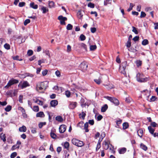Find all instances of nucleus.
<instances>
[{"mask_svg":"<svg viewBox=\"0 0 158 158\" xmlns=\"http://www.w3.org/2000/svg\"><path fill=\"white\" fill-rule=\"evenodd\" d=\"M86 115L85 113L84 112H82L81 114H79V118L82 119H85V116Z\"/></svg>","mask_w":158,"mask_h":158,"instance_id":"23","label":"nucleus"},{"mask_svg":"<svg viewBox=\"0 0 158 158\" xmlns=\"http://www.w3.org/2000/svg\"><path fill=\"white\" fill-rule=\"evenodd\" d=\"M58 104V102L57 100H53L50 102V105L52 107H55Z\"/></svg>","mask_w":158,"mask_h":158,"instance_id":"11","label":"nucleus"},{"mask_svg":"<svg viewBox=\"0 0 158 158\" xmlns=\"http://www.w3.org/2000/svg\"><path fill=\"white\" fill-rule=\"evenodd\" d=\"M80 38L81 40L83 41L85 40L86 37L84 35L81 34L80 35Z\"/></svg>","mask_w":158,"mask_h":158,"instance_id":"53","label":"nucleus"},{"mask_svg":"<svg viewBox=\"0 0 158 158\" xmlns=\"http://www.w3.org/2000/svg\"><path fill=\"white\" fill-rule=\"evenodd\" d=\"M56 119L57 121L61 122L63 121V119L62 117L60 116H58L56 117Z\"/></svg>","mask_w":158,"mask_h":158,"instance_id":"25","label":"nucleus"},{"mask_svg":"<svg viewBox=\"0 0 158 158\" xmlns=\"http://www.w3.org/2000/svg\"><path fill=\"white\" fill-rule=\"evenodd\" d=\"M105 98L113 103L116 105H118L119 104V102L118 100L114 97L106 96L105 97Z\"/></svg>","mask_w":158,"mask_h":158,"instance_id":"7","label":"nucleus"},{"mask_svg":"<svg viewBox=\"0 0 158 158\" xmlns=\"http://www.w3.org/2000/svg\"><path fill=\"white\" fill-rule=\"evenodd\" d=\"M12 107L10 105L7 106L5 108V110L6 112L10 111Z\"/></svg>","mask_w":158,"mask_h":158,"instance_id":"34","label":"nucleus"},{"mask_svg":"<svg viewBox=\"0 0 158 158\" xmlns=\"http://www.w3.org/2000/svg\"><path fill=\"white\" fill-rule=\"evenodd\" d=\"M30 22V20L29 19H26L24 23V24L25 26L27 24L29 23Z\"/></svg>","mask_w":158,"mask_h":158,"instance_id":"58","label":"nucleus"},{"mask_svg":"<svg viewBox=\"0 0 158 158\" xmlns=\"http://www.w3.org/2000/svg\"><path fill=\"white\" fill-rule=\"evenodd\" d=\"M101 76H100L98 78L94 80V81L98 84H100L101 82Z\"/></svg>","mask_w":158,"mask_h":158,"instance_id":"20","label":"nucleus"},{"mask_svg":"<svg viewBox=\"0 0 158 158\" xmlns=\"http://www.w3.org/2000/svg\"><path fill=\"white\" fill-rule=\"evenodd\" d=\"M19 146H17L16 144L13 145L11 148V150L12 151L14 150L16 148L19 149Z\"/></svg>","mask_w":158,"mask_h":158,"instance_id":"43","label":"nucleus"},{"mask_svg":"<svg viewBox=\"0 0 158 158\" xmlns=\"http://www.w3.org/2000/svg\"><path fill=\"white\" fill-rule=\"evenodd\" d=\"M59 129L60 133H62L65 131L66 129V127L65 125H61L60 126Z\"/></svg>","mask_w":158,"mask_h":158,"instance_id":"10","label":"nucleus"},{"mask_svg":"<svg viewBox=\"0 0 158 158\" xmlns=\"http://www.w3.org/2000/svg\"><path fill=\"white\" fill-rule=\"evenodd\" d=\"M30 6V7L35 9H37L38 7V5L36 4H35V3L33 2L31 3Z\"/></svg>","mask_w":158,"mask_h":158,"instance_id":"18","label":"nucleus"},{"mask_svg":"<svg viewBox=\"0 0 158 158\" xmlns=\"http://www.w3.org/2000/svg\"><path fill=\"white\" fill-rule=\"evenodd\" d=\"M0 138L4 142H5L6 141V140L5 135L3 133H1L0 134Z\"/></svg>","mask_w":158,"mask_h":158,"instance_id":"19","label":"nucleus"},{"mask_svg":"<svg viewBox=\"0 0 158 158\" xmlns=\"http://www.w3.org/2000/svg\"><path fill=\"white\" fill-rule=\"evenodd\" d=\"M29 86L30 84L27 81H24L23 82L21 81L18 85V87L21 89H23Z\"/></svg>","mask_w":158,"mask_h":158,"instance_id":"8","label":"nucleus"},{"mask_svg":"<svg viewBox=\"0 0 158 158\" xmlns=\"http://www.w3.org/2000/svg\"><path fill=\"white\" fill-rule=\"evenodd\" d=\"M44 114L43 112L40 111L36 114V116L39 117H44Z\"/></svg>","mask_w":158,"mask_h":158,"instance_id":"16","label":"nucleus"},{"mask_svg":"<svg viewBox=\"0 0 158 158\" xmlns=\"http://www.w3.org/2000/svg\"><path fill=\"white\" fill-rule=\"evenodd\" d=\"M156 98L155 96H152L150 100H149L148 101H149L150 102H154L156 100Z\"/></svg>","mask_w":158,"mask_h":158,"instance_id":"56","label":"nucleus"},{"mask_svg":"<svg viewBox=\"0 0 158 158\" xmlns=\"http://www.w3.org/2000/svg\"><path fill=\"white\" fill-rule=\"evenodd\" d=\"M33 110L35 112H37L39 110V108L38 106H34L33 107Z\"/></svg>","mask_w":158,"mask_h":158,"instance_id":"42","label":"nucleus"},{"mask_svg":"<svg viewBox=\"0 0 158 158\" xmlns=\"http://www.w3.org/2000/svg\"><path fill=\"white\" fill-rule=\"evenodd\" d=\"M62 145L63 146L64 148L68 149L69 148V142H65L62 143Z\"/></svg>","mask_w":158,"mask_h":158,"instance_id":"14","label":"nucleus"},{"mask_svg":"<svg viewBox=\"0 0 158 158\" xmlns=\"http://www.w3.org/2000/svg\"><path fill=\"white\" fill-rule=\"evenodd\" d=\"M131 40L129 39L126 43V47L127 48H129L131 46Z\"/></svg>","mask_w":158,"mask_h":158,"instance_id":"39","label":"nucleus"},{"mask_svg":"<svg viewBox=\"0 0 158 158\" xmlns=\"http://www.w3.org/2000/svg\"><path fill=\"white\" fill-rule=\"evenodd\" d=\"M77 105L76 102H72L70 104L69 107L73 109Z\"/></svg>","mask_w":158,"mask_h":158,"instance_id":"22","label":"nucleus"},{"mask_svg":"<svg viewBox=\"0 0 158 158\" xmlns=\"http://www.w3.org/2000/svg\"><path fill=\"white\" fill-rule=\"evenodd\" d=\"M148 44V41L147 39H144L143 40L142 42V44L144 46H145Z\"/></svg>","mask_w":158,"mask_h":158,"instance_id":"37","label":"nucleus"},{"mask_svg":"<svg viewBox=\"0 0 158 158\" xmlns=\"http://www.w3.org/2000/svg\"><path fill=\"white\" fill-rule=\"evenodd\" d=\"M88 6L91 8H93L94 7V4L93 3L90 2L88 4Z\"/></svg>","mask_w":158,"mask_h":158,"instance_id":"55","label":"nucleus"},{"mask_svg":"<svg viewBox=\"0 0 158 158\" xmlns=\"http://www.w3.org/2000/svg\"><path fill=\"white\" fill-rule=\"evenodd\" d=\"M41 10H42V12L44 14L46 12L48 11V9L46 7L44 6L41 7Z\"/></svg>","mask_w":158,"mask_h":158,"instance_id":"26","label":"nucleus"},{"mask_svg":"<svg viewBox=\"0 0 158 158\" xmlns=\"http://www.w3.org/2000/svg\"><path fill=\"white\" fill-rule=\"evenodd\" d=\"M106 88L108 89H111L114 87V86L112 84H109L108 85H106Z\"/></svg>","mask_w":158,"mask_h":158,"instance_id":"36","label":"nucleus"},{"mask_svg":"<svg viewBox=\"0 0 158 158\" xmlns=\"http://www.w3.org/2000/svg\"><path fill=\"white\" fill-rule=\"evenodd\" d=\"M48 6L50 8H52L55 7V3L53 1H49L48 2Z\"/></svg>","mask_w":158,"mask_h":158,"instance_id":"21","label":"nucleus"},{"mask_svg":"<svg viewBox=\"0 0 158 158\" xmlns=\"http://www.w3.org/2000/svg\"><path fill=\"white\" fill-rule=\"evenodd\" d=\"M31 132L33 134H35L36 133V128L33 127L31 128Z\"/></svg>","mask_w":158,"mask_h":158,"instance_id":"51","label":"nucleus"},{"mask_svg":"<svg viewBox=\"0 0 158 158\" xmlns=\"http://www.w3.org/2000/svg\"><path fill=\"white\" fill-rule=\"evenodd\" d=\"M135 63L138 67L141 66L142 64V61L139 60H137L135 62Z\"/></svg>","mask_w":158,"mask_h":158,"instance_id":"31","label":"nucleus"},{"mask_svg":"<svg viewBox=\"0 0 158 158\" xmlns=\"http://www.w3.org/2000/svg\"><path fill=\"white\" fill-rule=\"evenodd\" d=\"M126 149L124 148H123L119 150V153L120 154H123L126 152Z\"/></svg>","mask_w":158,"mask_h":158,"instance_id":"29","label":"nucleus"},{"mask_svg":"<svg viewBox=\"0 0 158 158\" xmlns=\"http://www.w3.org/2000/svg\"><path fill=\"white\" fill-rule=\"evenodd\" d=\"M136 80L139 82H145L148 81L149 79V77H145L141 73H138L136 76Z\"/></svg>","mask_w":158,"mask_h":158,"instance_id":"2","label":"nucleus"},{"mask_svg":"<svg viewBox=\"0 0 158 158\" xmlns=\"http://www.w3.org/2000/svg\"><path fill=\"white\" fill-rule=\"evenodd\" d=\"M71 51V46L68 45L67 46V51L68 52H70Z\"/></svg>","mask_w":158,"mask_h":158,"instance_id":"59","label":"nucleus"},{"mask_svg":"<svg viewBox=\"0 0 158 158\" xmlns=\"http://www.w3.org/2000/svg\"><path fill=\"white\" fill-rule=\"evenodd\" d=\"M50 135L52 139H55L56 138V135L53 132H51L50 133Z\"/></svg>","mask_w":158,"mask_h":158,"instance_id":"45","label":"nucleus"},{"mask_svg":"<svg viewBox=\"0 0 158 158\" xmlns=\"http://www.w3.org/2000/svg\"><path fill=\"white\" fill-rule=\"evenodd\" d=\"M140 146L141 148L144 151H146L147 150V147L142 143L140 144Z\"/></svg>","mask_w":158,"mask_h":158,"instance_id":"32","label":"nucleus"},{"mask_svg":"<svg viewBox=\"0 0 158 158\" xmlns=\"http://www.w3.org/2000/svg\"><path fill=\"white\" fill-rule=\"evenodd\" d=\"M141 95L147 101L149 100V97L150 95V92L148 90H143L141 92Z\"/></svg>","mask_w":158,"mask_h":158,"instance_id":"5","label":"nucleus"},{"mask_svg":"<svg viewBox=\"0 0 158 158\" xmlns=\"http://www.w3.org/2000/svg\"><path fill=\"white\" fill-rule=\"evenodd\" d=\"M108 108L107 106L106 105H105L103 106L102 107L101 110L102 112H105L107 109Z\"/></svg>","mask_w":158,"mask_h":158,"instance_id":"33","label":"nucleus"},{"mask_svg":"<svg viewBox=\"0 0 158 158\" xmlns=\"http://www.w3.org/2000/svg\"><path fill=\"white\" fill-rule=\"evenodd\" d=\"M33 54V51L31 50H29L27 52V54L28 56H31Z\"/></svg>","mask_w":158,"mask_h":158,"instance_id":"61","label":"nucleus"},{"mask_svg":"<svg viewBox=\"0 0 158 158\" xmlns=\"http://www.w3.org/2000/svg\"><path fill=\"white\" fill-rule=\"evenodd\" d=\"M80 47L82 48H83L85 51L87 50V46L84 43H82L80 45Z\"/></svg>","mask_w":158,"mask_h":158,"instance_id":"41","label":"nucleus"},{"mask_svg":"<svg viewBox=\"0 0 158 158\" xmlns=\"http://www.w3.org/2000/svg\"><path fill=\"white\" fill-rule=\"evenodd\" d=\"M5 39L3 38H0V46L2 45L3 43H5Z\"/></svg>","mask_w":158,"mask_h":158,"instance_id":"63","label":"nucleus"},{"mask_svg":"<svg viewBox=\"0 0 158 158\" xmlns=\"http://www.w3.org/2000/svg\"><path fill=\"white\" fill-rule=\"evenodd\" d=\"M132 31L134 32L135 34H138V32L137 30L136 29V28L134 27H132Z\"/></svg>","mask_w":158,"mask_h":158,"instance_id":"60","label":"nucleus"},{"mask_svg":"<svg viewBox=\"0 0 158 158\" xmlns=\"http://www.w3.org/2000/svg\"><path fill=\"white\" fill-rule=\"evenodd\" d=\"M58 19L60 21V24L61 25H65V21L67 20V18L66 17H64L62 15L58 16Z\"/></svg>","mask_w":158,"mask_h":158,"instance_id":"9","label":"nucleus"},{"mask_svg":"<svg viewBox=\"0 0 158 158\" xmlns=\"http://www.w3.org/2000/svg\"><path fill=\"white\" fill-rule=\"evenodd\" d=\"M19 82L18 80L12 78L9 80L7 84L4 87L5 89H8L10 86L14 84H17Z\"/></svg>","mask_w":158,"mask_h":158,"instance_id":"4","label":"nucleus"},{"mask_svg":"<svg viewBox=\"0 0 158 158\" xmlns=\"http://www.w3.org/2000/svg\"><path fill=\"white\" fill-rule=\"evenodd\" d=\"M101 147L100 142L99 141L97 144V147H96V151H98L99 149Z\"/></svg>","mask_w":158,"mask_h":158,"instance_id":"46","label":"nucleus"},{"mask_svg":"<svg viewBox=\"0 0 158 158\" xmlns=\"http://www.w3.org/2000/svg\"><path fill=\"white\" fill-rule=\"evenodd\" d=\"M123 129H125L128 127L129 125L127 123L125 122L123 123Z\"/></svg>","mask_w":158,"mask_h":158,"instance_id":"38","label":"nucleus"},{"mask_svg":"<svg viewBox=\"0 0 158 158\" xmlns=\"http://www.w3.org/2000/svg\"><path fill=\"white\" fill-rule=\"evenodd\" d=\"M143 131L142 130L140 129L137 131V134L138 136L140 138L142 137Z\"/></svg>","mask_w":158,"mask_h":158,"instance_id":"24","label":"nucleus"},{"mask_svg":"<svg viewBox=\"0 0 158 158\" xmlns=\"http://www.w3.org/2000/svg\"><path fill=\"white\" fill-rule=\"evenodd\" d=\"M49 82L48 81H45L43 82H38L36 85V89L37 91L40 90H44L48 86Z\"/></svg>","mask_w":158,"mask_h":158,"instance_id":"1","label":"nucleus"},{"mask_svg":"<svg viewBox=\"0 0 158 158\" xmlns=\"http://www.w3.org/2000/svg\"><path fill=\"white\" fill-rule=\"evenodd\" d=\"M89 48L91 51H94L97 48V46L96 45H90Z\"/></svg>","mask_w":158,"mask_h":158,"instance_id":"35","label":"nucleus"},{"mask_svg":"<svg viewBox=\"0 0 158 158\" xmlns=\"http://www.w3.org/2000/svg\"><path fill=\"white\" fill-rule=\"evenodd\" d=\"M88 123L87 122L86 123L84 124V129L86 132H88L89 130L88 129Z\"/></svg>","mask_w":158,"mask_h":158,"instance_id":"30","label":"nucleus"},{"mask_svg":"<svg viewBox=\"0 0 158 158\" xmlns=\"http://www.w3.org/2000/svg\"><path fill=\"white\" fill-rule=\"evenodd\" d=\"M103 147L104 149L106 150L108 148V145L106 142H105L103 144Z\"/></svg>","mask_w":158,"mask_h":158,"instance_id":"48","label":"nucleus"},{"mask_svg":"<svg viewBox=\"0 0 158 158\" xmlns=\"http://www.w3.org/2000/svg\"><path fill=\"white\" fill-rule=\"evenodd\" d=\"M19 131L21 132H25L26 131V127L25 126L23 125L19 128Z\"/></svg>","mask_w":158,"mask_h":158,"instance_id":"15","label":"nucleus"},{"mask_svg":"<svg viewBox=\"0 0 158 158\" xmlns=\"http://www.w3.org/2000/svg\"><path fill=\"white\" fill-rule=\"evenodd\" d=\"M4 48L7 50H9L10 48V45L6 43L4 45Z\"/></svg>","mask_w":158,"mask_h":158,"instance_id":"44","label":"nucleus"},{"mask_svg":"<svg viewBox=\"0 0 158 158\" xmlns=\"http://www.w3.org/2000/svg\"><path fill=\"white\" fill-rule=\"evenodd\" d=\"M73 28V26L70 24H68L67 27L66 29L67 30H71Z\"/></svg>","mask_w":158,"mask_h":158,"instance_id":"47","label":"nucleus"},{"mask_svg":"<svg viewBox=\"0 0 158 158\" xmlns=\"http://www.w3.org/2000/svg\"><path fill=\"white\" fill-rule=\"evenodd\" d=\"M72 142L73 145L78 147H82L84 145L82 141L75 138H73L72 139Z\"/></svg>","mask_w":158,"mask_h":158,"instance_id":"3","label":"nucleus"},{"mask_svg":"<svg viewBox=\"0 0 158 158\" xmlns=\"http://www.w3.org/2000/svg\"><path fill=\"white\" fill-rule=\"evenodd\" d=\"M148 129L150 133L152 134H153L154 131V130L152 127L151 126H148Z\"/></svg>","mask_w":158,"mask_h":158,"instance_id":"28","label":"nucleus"},{"mask_svg":"<svg viewBox=\"0 0 158 158\" xmlns=\"http://www.w3.org/2000/svg\"><path fill=\"white\" fill-rule=\"evenodd\" d=\"M134 6V5L132 3H130V6L129 8L127 10V11L128 12L130 11L132 9V8Z\"/></svg>","mask_w":158,"mask_h":158,"instance_id":"57","label":"nucleus"},{"mask_svg":"<svg viewBox=\"0 0 158 158\" xmlns=\"http://www.w3.org/2000/svg\"><path fill=\"white\" fill-rule=\"evenodd\" d=\"M17 155V153L16 152H15L12 153L10 155V158H14Z\"/></svg>","mask_w":158,"mask_h":158,"instance_id":"50","label":"nucleus"},{"mask_svg":"<svg viewBox=\"0 0 158 158\" xmlns=\"http://www.w3.org/2000/svg\"><path fill=\"white\" fill-rule=\"evenodd\" d=\"M77 15L78 18L81 19L83 16V14L81 10H79L77 13Z\"/></svg>","mask_w":158,"mask_h":158,"instance_id":"17","label":"nucleus"},{"mask_svg":"<svg viewBox=\"0 0 158 158\" xmlns=\"http://www.w3.org/2000/svg\"><path fill=\"white\" fill-rule=\"evenodd\" d=\"M55 74L57 77H60L61 76L59 70H56L55 72Z\"/></svg>","mask_w":158,"mask_h":158,"instance_id":"52","label":"nucleus"},{"mask_svg":"<svg viewBox=\"0 0 158 158\" xmlns=\"http://www.w3.org/2000/svg\"><path fill=\"white\" fill-rule=\"evenodd\" d=\"M127 63L126 61L123 62L122 63V65L119 68V71L120 72L124 75L126 74L125 69L127 66Z\"/></svg>","mask_w":158,"mask_h":158,"instance_id":"6","label":"nucleus"},{"mask_svg":"<svg viewBox=\"0 0 158 158\" xmlns=\"http://www.w3.org/2000/svg\"><path fill=\"white\" fill-rule=\"evenodd\" d=\"M48 73V71L47 69H45L42 71V73L43 76H45L47 75Z\"/></svg>","mask_w":158,"mask_h":158,"instance_id":"54","label":"nucleus"},{"mask_svg":"<svg viewBox=\"0 0 158 158\" xmlns=\"http://www.w3.org/2000/svg\"><path fill=\"white\" fill-rule=\"evenodd\" d=\"M71 87L72 88H71V90L74 91L75 90L77 89H78V87L75 84H73L72 85Z\"/></svg>","mask_w":158,"mask_h":158,"instance_id":"27","label":"nucleus"},{"mask_svg":"<svg viewBox=\"0 0 158 158\" xmlns=\"http://www.w3.org/2000/svg\"><path fill=\"white\" fill-rule=\"evenodd\" d=\"M46 124V123L45 122H40L38 125L39 127L40 128H41L43 126L45 125Z\"/></svg>","mask_w":158,"mask_h":158,"instance_id":"40","label":"nucleus"},{"mask_svg":"<svg viewBox=\"0 0 158 158\" xmlns=\"http://www.w3.org/2000/svg\"><path fill=\"white\" fill-rule=\"evenodd\" d=\"M90 31L92 33H94L96 31V28L94 27H91L90 28Z\"/></svg>","mask_w":158,"mask_h":158,"instance_id":"64","label":"nucleus"},{"mask_svg":"<svg viewBox=\"0 0 158 158\" xmlns=\"http://www.w3.org/2000/svg\"><path fill=\"white\" fill-rule=\"evenodd\" d=\"M87 65L85 63H81L80 65L81 68L83 71H85L87 69Z\"/></svg>","mask_w":158,"mask_h":158,"instance_id":"12","label":"nucleus"},{"mask_svg":"<svg viewBox=\"0 0 158 158\" xmlns=\"http://www.w3.org/2000/svg\"><path fill=\"white\" fill-rule=\"evenodd\" d=\"M34 102L37 103L38 104L40 105H43V102L42 101L39 100L37 98H36L35 99H33Z\"/></svg>","mask_w":158,"mask_h":158,"instance_id":"13","label":"nucleus"},{"mask_svg":"<svg viewBox=\"0 0 158 158\" xmlns=\"http://www.w3.org/2000/svg\"><path fill=\"white\" fill-rule=\"evenodd\" d=\"M65 94L67 97L69 98L70 96V92L69 90H66L65 92Z\"/></svg>","mask_w":158,"mask_h":158,"instance_id":"49","label":"nucleus"},{"mask_svg":"<svg viewBox=\"0 0 158 158\" xmlns=\"http://www.w3.org/2000/svg\"><path fill=\"white\" fill-rule=\"evenodd\" d=\"M131 99L129 97H127L126 98V101L127 103H129L131 102Z\"/></svg>","mask_w":158,"mask_h":158,"instance_id":"62","label":"nucleus"}]
</instances>
